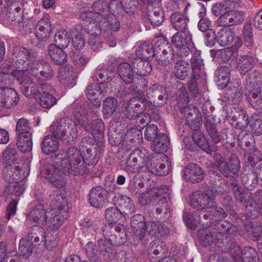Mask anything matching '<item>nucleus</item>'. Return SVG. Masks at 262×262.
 I'll use <instances>...</instances> for the list:
<instances>
[{
    "mask_svg": "<svg viewBox=\"0 0 262 262\" xmlns=\"http://www.w3.org/2000/svg\"><path fill=\"white\" fill-rule=\"evenodd\" d=\"M86 167L81 152L77 147H69L66 152V157L62 158L57 166L47 165L41 171L42 177L46 179L54 186L58 188L65 187L67 180L63 173L74 176L83 175Z\"/></svg>",
    "mask_w": 262,
    "mask_h": 262,
    "instance_id": "f257e3e1",
    "label": "nucleus"
},
{
    "mask_svg": "<svg viewBox=\"0 0 262 262\" xmlns=\"http://www.w3.org/2000/svg\"><path fill=\"white\" fill-rule=\"evenodd\" d=\"M151 173L159 176L168 174V170L164 163L159 164L158 159L149 160V152L144 148L136 149L129 155L125 166L126 171L135 173L144 167Z\"/></svg>",
    "mask_w": 262,
    "mask_h": 262,
    "instance_id": "f03ea898",
    "label": "nucleus"
},
{
    "mask_svg": "<svg viewBox=\"0 0 262 262\" xmlns=\"http://www.w3.org/2000/svg\"><path fill=\"white\" fill-rule=\"evenodd\" d=\"M246 85L250 90L248 101L256 111L262 113V74L254 71L248 74Z\"/></svg>",
    "mask_w": 262,
    "mask_h": 262,
    "instance_id": "7ed1b4c3",
    "label": "nucleus"
},
{
    "mask_svg": "<svg viewBox=\"0 0 262 262\" xmlns=\"http://www.w3.org/2000/svg\"><path fill=\"white\" fill-rule=\"evenodd\" d=\"M170 192V187L167 185L148 189L147 191L140 194L138 201L142 206H146L150 203L153 205L161 203L166 207L167 203L165 201Z\"/></svg>",
    "mask_w": 262,
    "mask_h": 262,
    "instance_id": "20e7f679",
    "label": "nucleus"
},
{
    "mask_svg": "<svg viewBox=\"0 0 262 262\" xmlns=\"http://www.w3.org/2000/svg\"><path fill=\"white\" fill-rule=\"evenodd\" d=\"M92 8L94 12L88 11L82 13L80 18L90 25H100L103 22L105 23L106 18L104 15L110 11L108 2L103 0L97 1L93 3Z\"/></svg>",
    "mask_w": 262,
    "mask_h": 262,
    "instance_id": "39448f33",
    "label": "nucleus"
},
{
    "mask_svg": "<svg viewBox=\"0 0 262 262\" xmlns=\"http://www.w3.org/2000/svg\"><path fill=\"white\" fill-rule=\"evenodd\" d=\"M179 96L177 98L178 107L185 116L188 123L192 122L198 118L199 110L196 106L188 105L189 102V94L186 87L182 86L178 90Z\"/></svg>",
    "mask_w": 262,
    "mask_h": 262,
    "instance_id": "423d86ee",
    "label": "nucleus"
},
{
    "mask_svg": "<svg viewBox=\"0 0 262 262\" xmlns=\"http://www.w3.org/2000/svg\"><path fill=\"white\" fill-rule=\"evenodd\" d=\"M130 225L133 244L146 245L147 236L145 232L146 223L144 221V216L140 214L133 215L130 220Z\"/></svg>",
    "mask_w": 262,
    "mask_h": 262,
    "instance_id": "0eeeda50",
    "label": "nucleus"
},
{
    "mask_svg": "<svg viewBox=\"0 0 262 262\" xmlns=\"http://www.w3.org/2000/svg\"><path fill=\"white\" fill-rule=\"evenodd\" d=\"M74 116L85 130L91 133L95 140H101L103 139L104 125L102 120L96 119L91 121L85 115L81 114L80 112L76 113Z\"/></svg>",
    "mask_w": 262,
    "mask_h": 262,
    "instance_id": "6e6552de",
    "label": "nucleus"
},
{
    "mask_svg": "<svg viewBox=\"0 0 262 262\" xmlns=\"http://www.w3.org/2000/svg\"><path fill=\"white\" fill-rule=\"evenodd\" d=\"M174 47L178 49L177 54L182 58L187 56L190 53L195 51L191 35L188 32H180L176 33L171 38Z\"/></svg>",
    "mask_w": 262,
    "mask_h": 262,
    "instance_id": "1a4fd4ad",
    "label": "nucleus"
},
{
    "mask_svg": "<svg viewBox=\"0 0 262 262\" xmlns=\"http://www.w3.org/2000/svg\"><path fill=\"white\" fill-rule=\"evenodd\" d=\"M147 101L144 97H135L124 104L122 113L129 120L139 117L145 111Z\"/></svg>",
    "mask_w": 262,
    "mask_h": 262,
    "instance_id": "9d476101",
    "label": "nucleus"
},
{
    "mask_svg": "<svg viewBox=\"0 0 262 262\" xmlns=\"http://www.w3.org/2000/svg\"><path fill=\"white\" fill-rule=\"evenodd\" d=\"M30 74L37 78L41 87V84L51 80L54 75L53 70L48 63L37 60L32 63Z\"/></svg>",
    "mask_w": 262,
    "mask_h": 262,
    "instance_id": "9b49d317",
    "label": "nucleus"
},
{
    "mask_svg": "<svg viewBox=\"0 0 262 262\" xmlns=\"http://www.w3.org/2000/svg\"><path fill=\"white\" fill-rule=\"evenodd\" d=\"M230 254L234 262L259 261L257 252L251 247H247L242 250L239 246H234L230 250Z\"/></svg>",
    "mask_w": 262,
    "mask_h": 262,
    "instance_id": "f8f14e48",
    "label": "nucleus"
},
{
    "mask_svg": "<svg viewBox=\"0 0 262 262\" xmlns=\"http://www.w3.org/2000/svg\"><path fill=\"white\" fill-rule=\"evenodd\" d=\"M156 59L160 64L166 66L170 63L174 57V52L172 47L163 39H158L155 45Z\"/></svg>",
    "mask_w": 262,
    "mask_h": 262,
    "instance_id": "ddd939ff",
    "label": "nucleus"
},
{
    "mask_svg": "<svg viewBox=\"0 0 262 262\" xmlns=\"http://www.w3.org/2000/svg\"><path fill=\"white\" fill-rule=\"evenodd\" d=\"M68 216V211L58 210L53 208H51L47 212V221L46 228L47 227L50 230L56 231L64 223Z\"/></svg>",
    "mask_w": 262,
    "mask_h": 262,
    "instance_id": "4468645a",
    "label": "nucleus"
},
{
    "mask_svg": "<svg viewBox=\"0 0 262 262\" xmlns=\"http://www.w3.org/2000/svg\"><path fill=\"white\" fill-rule=\"evenodd\" d=\"M165 89L161 85L155 83L146 90V96L155 106H162L166 103Z\"/></svg>",
    "mask_w": 262,
    "mask_h": 262,
    "instance_id": "2eb2a0df",
    "label": "nucleus"
},
{
    "mask_svg": "<svg viewBox=\"0 0 262 262\" xmlns=\"http://www.w3.org/2000/svg\"><path fill=\"white\" fill-rule=\"evenodd\" d=\"M108 193L100 186L93 187L89 194V202L91 206L96 208H102L107 202Z\"/></svg>",
    "mask_w": 262,
    "mask_h": 262,
    "instance_id": "dca6fc26",
    "label": "nucleus"
},
{
    "mask_svg": "<svg viewBox=\"0 0 262 262\" xmlns=\"http://www.w3.org/2000/svg\"><path fill=\"white\" fill-rule=\"evenodd\" d=\"M123 214L120 210L115 207H110L106 209L105 217L108 224L104 227L103 234L105 236H112L114 225L117 224Z\"/></svg>",
    "mask_w": 262,
    "mask_h": 262,
    "instance_id": "f3484780",
    "label": "nucleus"
},
{
    "mask_svg": "<svg viewBox=\"0 0 262 262\" xmlns=\"http://www.w3.org/2000/svg\"><path fill=\"white\" fill-rule=\"evenodd\" d=\"M243 91L239 79L230 82L225 90V97L233 104H237L242 100Z\"/></svg>",
    "mask_w": 262,
    "mask_h": 262,
    "instance_id": "a211bd4d",
    "label": "nucleus"
},
{
    "mask_svg": "<svg viewBox=\"0 0 262 262\" xmlns=\"http://www.w3.org/2000/svg\"><path fill=\"white\" fill-rule=\"evenodd\" d=\"M193 76L188 83L190 92L195 97L200 95V90L196 82V79L200 77V68L203 63L201 59L194 57L191 59Z\"/></svg>",
    "mask_w": 262,
    "mask_h": 262,
    "instance_id": "6ab92c4d",
    "label": "nucleus"
},
{
    "mask_svg": "<svg viewBox=\"0 0 262 262\" xmlns=\"http://www.w3.org/2000/svg\"><path fill=\"white\" fill-rule=\"evenodd\" d=\"M34 230V228L31 230L28 233L27 238H22L20 241L18 249L24 256L29 257L32 253L33 244L39 241V236Z\"/></svg>",
    "mask_w": 262,
    "mask_h": 262,
    "instance_id": "aec40b11",
    "label": "nucleus"
},
{
    "mask_svg": "<svg viewBox=\"0 0 262 262\" xmlns=\"http://www.w3.org/2000/svg\"><path fill=\"white\" fill-rule=\"evenodd\" d=\"M89 31L88 29L84 28L81 25H77L72 30L71 35L72 36V43L74 48L77 50H81L85 45L86 35Z\"/></svg>",
    "mask_w": 262,
    "mask_h": 262,
    "instance_id": "412c9836",
    "label": "nucleus"
},
{
    "mask_svg": "<svg viewBox=\"0 0 262 262\" xmlns=\"http://www.w3.org/2000/svg\"><path fill=\"white\" fill-rule=\"evenodd\" d=\"M41 88L42 92H41L36 99L42 107L49 108L53 106L57 101L56 98L50 93L51 91H52V88L51 85L44 83L41 84Z\"/></svg>",
    "mask_w": 262,
    "mask_h": 262,
    "instance_id": "4be33fe9",
    "label": "nucleus"
},
{
    "mask_svg": "<svg viewBox=\"0 0 262 262\" xmlns=\"http://www.w3.org/2000/svg\"><path fill=\"white\" fill-rule=\"evenodd\" d=\"M246 214L249 217L257 218L260 214L262 216V190L256 192L246 206Z\"/></svg>",
    "mask_w": 262,
    "mask_h": 262,
    "instance_id": "5701e85b",
    "label": "nucleus"
},
{
    "mask_svg": "<svg viewBox=\"0 0 262 262\" xmlns=\"http://www.w3.org/2000/svg\"><path fill=\"white\" fill-rule=\"evenodd\" d=\"M13 60L15 61V66L20 68V66H30L36 60L29 59L30 54L25 48L16 47L13 50Z\"/></svg>",
    "mask_w": 262,
    "mask_h": 262,
    "instance_id": "b1692460",
    "label": "nucleus"
},
{
    "mask_svg": "<svg viewBox=\"0 0 262 262\" xmlns=\"http://www.w3.org/2000/svg\"><path fill=\"white\" fill-rule=\"evenodd\" d=\"M47 212L46 211L43 205L38 204L36 205L27 214L31 221H32L37 225L40 226L42 229L46 228V223L47 217Z\"/></svg>",
    "mask_w": 262,
    "mask_h": 262,
    "instance_id": "393cba45",
    "label": "nucleus"
},
{
    "mask_svg": "<svg viewBox=\"0 0 262 262\" xmlns=\"http://www.w3.org/2000/svg\"><path fill=\"white\" fill-rule=\"evenodd\" d=\"M226 237V235H225ZM224 235L221 232H217V229L212 228L211 231L207 232L201 238L204 246H210L221 248V245L224 240Z\"/></svg>",
    "mask_w": 262,
    "mask_h": 262,
    "instance_id": "a878e982",
    "label": "nucleus"
},
{
    "mask_svg": "<svg viewBox=\"0 0 262 262\" xmlns=\"http://www.w3.org/2000/svg\"><path fill=\"white\" fill-rule=\"evenodd\" d=\"M21 169L18 165H5L3 171L4 179L10 184L17 181H21L24 176L21 174Z\"/></svg>",
    "mask_w": 262,
    "mask_h": 262,
    "instance_id": "bb28decb",
    "label": "nucleus"
},
{
    "mask_svg": "<svg viewBox=\"0 0 262 262\" xmlns=\"http://www.w3.org/2000/svg\"><path fill=\"white\" fill-rule=\"evenodd\" d=\"M184 172V178L192 183L199 182L204 177L201 168L193 163L187 165L185 168Z\"/></svg>",
    "mask_w": 262,
    "mask_h": 262,
    "instance_id": "cd10ccee",
    "label": "nucleus"
},
{
    "mask_svg": "<svg viewBox=\"0 0 262 262\" xmlns=\"http://www.w3.org/2000/svg\"><path fill=\"white\" fill-rule=\"evenodd\" d=\"M148 240V235L155 236L157 237L167 235L169 233V229L162 223L158 222H147L145 228Z\"/></svg>",
    "mask_w": 262,
    "mask_h": 262,
    "instance_id": "c85d7f7f",
    "label": "nucleus"
},
{
    "mask_svg": "<svg viewBox=\"0 0 262 262\" xmlns=\"http://www.w3.org/2000/svg\"><path fill=\"white\" fill-rule=\"evenodd\" d=\"M256 62L255 58L250 55H241L236 59V69L242 74H246L252 69Z\"/></svg>",
    "mask_w": 262,
    "mask_h": 262,
    "instance_id": "c756f323",
    "label": "nucleus"
},
{
    "mask_svg": "<svg viewBox=\"0 0 262 262\" xmlns=\"http://www.w3.org/2000/svg\"><path fill=\"white\" fill-rule=\"evenodd\" d=\"M87 98L92 103L97 106H100L101 99L104 96L100 86L97 84H91L86 89Z\"/></svg>",
    "mask_w": 262,
    "mask_h": 262,
    "instance_id": "7c9ffc66",
    "label": "nucleus"
},
{
    "mask_svg": "<svg viewBox=\"0 0 262 262\" xmlns=\"http://www.w3.org/2000/svg\"><path fill=\"white\" fill-rule=\"evenodd\" d=\"M90 25L88 28V34H90L88 42L93 50H97L101 46L100 39L99 37V35L101 32V28L100 25L97 24Z\"/></svg>",
    "mask_w": 262,
    "mask_h": 262,
    "instance_id": "2f4dec72",
    "label": "nucleus"
},
{
    "mask_svg": "<svg viewBox=\"0 0 262 262\" xmlns=\"http://www.w3.org/2000/svg\"><path fill=\"white\" fill-rule=\"evenodd\" d=\"M48 53L52 61L56 64H63L67 61V54L61 47L51 44L48 47Z\"/></svg>",
    "mask_w": 262,
    "mask_h": 262,
    "instance_id": "473e14b6",
    "label": "nucleus"
},
{
    "mask_svg": "<svg viewBox=\"0 0 262 262\" xmlns=\"http://www.w3.org/2000/svg\"><path fill=\"white\" fill-rule=\"evenodd\" d=\"M51 207L58 210L68 211L67 201L64 194L60 190L53 191L50 195Z\"/></svg>",
    "mask_w": 262,
    "mask_h": 262,
    "instance_id": "72a5a7b5",
    "label": "nucleus"
},
{
    "mask_svg": "<svg viewBox=\"0 0 262 262\" xmlns=\"http://www.w3.org/2000/svg\"><path fill=\"white\" fill-rule=\"evenodd\" d=\"M114 204L117 208L124 215L131 213L133 209V203L131 199L126 195L115 196Z\"/></svg>",
    "mask_w": 262,
    "mask_h": 262,
    "instance_id": "f704fd0d",
    "label": "nucleus"
},
{
    "mask_svg": "<svg viewBox=\"0 0 262 262\" xmlns=\"http://www.w3.org/2000/svg\"><path fill=\"white\" fill-rule=\"evenodd\" d=\"M59 143L57 137L53 136H46L41 142V149L46 155L55 152L59 148Z\"/></svg>",
    "mask_w": 262,
    "mask_h": 262,
    "instance_id": "c9c22d12",
    "label": "nucleus"
},
{
    "mask_svg": "<svg viewBox=\"0 0 262 262\" xmlns=\"http://www.w3.org/2000/svg\"><path fill=\"white\" fill-rule=\"evenodd\" d=\"M133 68L128 62L121 63L118 67V73L126 84H131L134 81L135 74Z\"/></svg>",
    "mask_w": 262,
    "mask_h": 262,
    "instance_id": "e433bc0d",
    "label": "nucleus"
},
{
    "mask_svg": "<svg viewBox=\"0 0 262 262\" xmlns=\"http://www.w3.org/2000/svg\"><path fill=\"white\" fill-rule=\"evenodd\" d=\"M136 55L138 58L149 60L154 56L156 57L155 47L154 48L151 43L143 42L136 50Z\"/></svg>",
    "mask_w": 262,
    "mask_h": 262,
    "instance_id": "4c0bfd02",
    "label": "nucleus"
},
{
    "mask_svg": "<svg viewBox=\"0 0 262 262\" xmlns=\"http://www.w3.org/2000/svg\"><path fill=\"white\" fill-rule=\"evenodd\" d=\"M170 19L173 27L180 32H188L187 28L188 19L184 14L179 12H174L170 16Z\"/></svg>",
    "mask_w": 262,
    "mask_h": 262,
    "instance_id": "58836bf2",
    "label": "nucleus"
},
{
    "mask_svg": "<svg viewBox=\"0 0 262 262\" xmlns=\"http://www.w3.org/2000/svg\"><path fill=\"white\" fill-rule=\"evenodd\" d=\"M36 36L40 40L47 39L50 35L51 24L48 17L41 19L36 26Z\"/></svg>",
    "mask_w": 262,
    "mask_h": 262,
    "instance_id": "ea45409f",
    "label": "nucleus"
},
{
    "mask_svg": "<svg viewBox=\"0 0 262 262\" xmlns=\"http://www.w3.org/2000/svg\"><path fill=\"white\" fill-rule=\"evenodd\" d=\"M168 143L167 136L163 133H159L158 136L152 141L151 148L156 152H163L167 150Z\"/></svg>",
    "mask_w": 262,
    "mask_h": 262,
    "instance_id": "a19ab883",
    "label": "nucleus"
},
{
    "mask_svg": "<svg viewBox=\"0 0 262 262\" xmlns=\"http://www.w3.org/2000/svg\"><path fill=\"white\" fill-rule=\"evenodd\" d=\"M233 33L229 28H222L217 33L215 38L217 43L223 47H228L233 41Z\"/></svg>",
    "mask_w": 262,
    "mask_h": 262,
    "instance_id": "79ce46f5",
    "label": "nucleus"
},
{
    "mask_svg": "<svg viewBox=\"0 0 262 262\" xmlns=\"http://www.w3.org/2000/svg\"><path fill=\"white\" fill-rule=\"evenodd\" d=\"M132 66L137 70L136 73L140 76L149 75L152 71L151 64L149 60L137 58L132 63Z\"/></svg>",
    "mask_w": 262,
    "mask_h": 262,
    "instance_id": "37998d69",
    "label": "nucleus"
},
{
    "mask_svg": "<svg viewBox=\"0 0 262 262\" xmlns=\"http://www.w3.org/2000/svg\"><path fill=\"white\" fill-rule=\"evenodd\" d=\"M115 72L108 69H97L93 76L94 81H97L99 84L107 83L115 77Z\"/></svg>",
    "mask_w": 262,
    "mask_h": 262,
    "instance_id": "c03bdc74",
    "label": "nucleus"
},
{
    "mask_svg": "<svg viewBox=\"0 0 262 262\" xmlns=\"http://www.w3.org/2000/svg\"><path fill=\"white\" fill-rule=\"evenodd\" d=\"M215 229L217 232H221L223 235L226 234L228 235H234L239 231L238 228L235 225L227 221H221L217 222Z\"/></svg>",
    "mask_w": 262,
    "mask_h": 262,
    "instance_id": "a18cd8bd",
    "label": "nucleus"
},
{
    "mask_svg": "<svg viewBox=\"0 0 262 262\" xmlns=\"http://www.w3.org/2000/svg\"><path fill=\"white\" fill-rule=\"evenodd\" d=\"M192 136L195 143L206 153L210 154L214 150L209 145L207 139L202 132L199 130H194L192 134Z\"/></svg>",
    "mask_w": 262,
    "mask_h": 262,
    "instance_id": "49530a36",
    "label": "nucleus"
},
{
    "mask_svg": "<svg viewBox=\"0 0 262 262\" xmlns=\"http://www.w3.org/2000/svg\"><path fill=\"white\" fill-rule=\"evenodd\" d=\"M59 123L60 126L63 127L66 133H69L73 140L76 138L78 135V128L76 123L69 117L61 119Z\"/></svg>",
    "mask_w": 262,
    "mask_h": 262,
    "instance_id": "de8ad7c7",
    "label": "nucleus"
},
{
    "mask_svg": "<svg viewBox=\"0 0 262 262\" xmlns=\"http://www.w3.org/2000/svg\"><path fill=\"white\" fill-rule=\"evenodd\" d=\"M31 64L30 66H20V68H16L15 70H14L11 72V75L14 77L20 84H23L26 82L28 79L30 78L28 76V72L30 73V68Z\"/></svg>",
    "mask_w": 262,
    "mask_h": 262,
    "instance_id": "09e8293b",
    "label": "nucleus"
},
{
    "mask_svg": "<svg viewBox=\"0 0 262 262\" xmlns=\"http://www.w3.org/2000/svg\"><path fill=\"white\" fill-rule=\"evenodd\" d=\"M190 69V65L187 62L183 60L178 61L174 67L175 76L180 80H184L188 75Z\"/></svg>",
    "mask_w": 262,
    "mask_h": 262,
    "instance_id": "8fccbe9b",
    "label": "nucleus"
},
{
    "mask_svg": "<svg viewBox=\"0 0 262 262\" xmlns=\"http://www.w3.org/2000/svg\"><path fill=\"white\" fill-rule=\"evenodd\" d=\"M17 146L23 152L30 151L32 148V139L31 134H25L17 136Z\"/></svg>",
    "mask_w": 262,
    "mask_h": 262,
    "instance_id": "3c124183",
    "label": "nucleus"
},
{
    "mask_svg": "<svg viewBox=\"0 0 262 262\" xmlns=\"http://www.w3.org/2000/svg\"><path fill=\"white\" fill-rule=\"evenodd\" d=\"M23 85L22 91L26 97L33 96L36 98L37 96L41 93L37 85L30 78Z\"/></svg>",
    "mask_w": 262,
    "mask_h": 262,
    "instance_id": "603ef678",
    "label": "nucleus"
},
{
    "mask_svg": "<svg viewBox=\"0 0 262 262\" xmlns=\"http://www.w3.org/2000/svg\"><path fill=\"white\" fill-rule=\"evenodd\" d=\"M230 69L226 66L221 67L216 71L217 77L218 84L222 88H225L228 85L229 81Z\"/></svg>",
    "mask_w": 262,
    "mask_h": 262,
    "instance_id": "864d4df0",
    "label": "nucleus"
},
{
    "mask_svg": "<svg viewBox=\"0 0 262 262\" xmlns=\"http://www.w3.org/2000/svg\"><path fill=\"white\" fill-rule=\"evenodd\" d=\"M148 19L154 26H160L164 20V13L160 7H155L148 15Z\"/></svg>",
    "mask_w": 262,
    "mask_h": 262,
    "instance_id": "5fc2aeb1",
    "label": "nucleus"
},
{
    "mask_svg": "<svg viewBox=\"0 0 262 262\" xmlns=\"http://www.w3.org/2000/svg\"><path fill=\"white\" fill-rule=\"evenodd\" d=\"M54 42L56 46L62 48H67L70 42V37L68 32L64 29L58 30L55 35Z\"/></svg>",
    "mask_w": 262,
    "mask_h": 262,
    "instance_id": "6e6d98bb",
    "label": "nucleus"
},
{
    "mask_svg": "<svg viewBox=\"0 0 262 262\" xmlns=\"http://www.w3.org/2000/svg\"><path fill=\"white\" fill-rule=\"evenodd\" d=\"M118 105V100L115 97L107 98L103 102V113L106 117L112 116Z\"/></svg>",
    "mask_w": 262,
    "mask_h": 262,
    "instance_id": "4d7b16f0",
    "label": "nucleus"
},
{
    "mask_svg": "<svg viewBox=\"0 0 262 262\" xmlns=\"http://www.w3.org/2000/svg\"><path fill=\"white\" fill-rule=\"evenodd\" d=\"M6 101L5 107H10L15 105L19 100L17 93L12 88L5 87V95H4Z\"/></svg>",
    "mask_w": 262,
    "mask_h": 262,
    "instance_id": "13d9d810",
    "label": "nucleus"
},
{
    "mask_svg": "<svg viewBox=\"0 0 262 262\" xmlns=\"http://www.w3.org/2000/svg\"><path fill=\"white\" fill-rule=\"evenodd\" d=\"M213 158L218 169L225 177H228L229 174V167L225 159L217 152L214 153Z\"/></svg>",
    "mask_w": 262,
    "mask_h": 262,
    "instance_id": "bf43d9fd",
    "label": "nucleus"
},
{
    "mask_svg": "<svg viewBox=\"0 0 262 262\" xmlns=\"http://www.w3.org/2000/svg\"><path fill=\"white\" fill-rule=\"evenodd\" d=\"M25 186L21 181L14 182L6 187L5 193L9 194V192L16 196L20 195L25 190Z\"/></svg>",
    "mask_w": 262,
    "mask_h": 262,
    "instance_id": "052dcab7",
    "label": "nucleus"
},
{
    "mask_svg": "<svg viewBox=\"0 0 262 262\" xmlns=\"http://www.w3.org/2000/svg\"><path fill=\"white\" fill-rule=\"evenodd\" d=\"M16 151L14 148L7 147L3 152V161L5 165H16L15 162L17 160Z\"/></svg>",
    "mask_w": 262,
    "mask_h": 262,
    "instance_id": "680f3d73",
    "label": "nucleus"
},
{
    "mask_svg": "<svg viewBox=\"0 0 262 262\" xmlns=\"http://www.w3.org/2000/svg\"><path fill=\"white\" fill-rule=\"evenodd\" d=\"M166 250V244L164 242L160 241L159 239H156L150 243L148 249V253L149 254H153L157 255L163 250Z\"/></svg>",
    "mask_w": 262,
    "mask_h": 262,
    "instance_id": "e2e57ef3",
    "label": "nucleus"
},
{
    "mask_svg": "<svg viewBox=\"0 0 262 262\" xmlns=\"http://www.w3.org/2000/svg\"><path fill=\"white\" fill-rule=\"evenodd\" d=\"M239 112V114L236 118V128L239 129H244L247 127L249 123V117L247 113L243 110L237 108Z\"/></svg>",
    "mask_w": 262,
    "mask_h": 262,
    "instance_id": "0e129e2a",
    "label": "nucleus"
},
{
    "mask_svg": "<svg viewBox=\"0 0 262 262\" xmlns=\"http://www.w3.org/2000/svg\"><path fill=\"white\" fill-rule=\"evenodd\" d=\"M30 126L28 120L25 118H20L16 123V132L18 136L25 134H31L30 133Z\"/></svg>",
    "mask_w": 262,
    "mask_h": 262,
    "instance_id": "69168bd1",
    "label": "nucleus"
},
{
    "mask_svg": "<svg viewBox=\"0 0 262 262\" xmlns=\"http://www.w3.org/2000/svg\"><path fill=\"white\" fill-rule=\"evenodd\" d=\"M11 21H16L18 24L23 22V11L20 7H16L14 9L11 8L7 14Z\"/></svg>",
    "mask_w": 262,
    "mask_h": 262,
    "instance_id": "338daca9",
    "label": "nucleus"
},
{
    "mask_svg": "<svg viewBox=\"0 0 262 262\" xmlns=\"http://www.w3.org/2000/svg\"><path fill=\"white\" fill-rule=\"evenodd\" d=\"M230 13L232 26L240 25L244 22L245 14L243 11L234 9L230 10Z\"/></svg>",
    "mask_w": 262,
    "mask_h": 262,
    "instance_id": "774afa93",
    "label": "nucleus"
}]
</instances>
